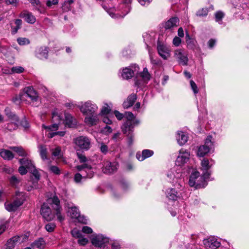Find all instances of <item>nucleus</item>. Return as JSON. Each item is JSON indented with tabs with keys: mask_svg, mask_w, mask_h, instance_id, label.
<instances>
[{
	"mask_svg": "<svg viewBox=\"0 0 249 249\" xmlns=\"http://www.w3.org/2000/svg\"><path fill=\"white\" fill-rule=\"evenodd\" d=\"M3 72L6 74L21 73L24 71V69L21 66H16L12 67L8 71H6V70H3Z\"/></svg>",
	"mask_w": 249,
	"mask_h": 249,
	"instance_id": "obj_35",
	"label": "nucleus"
},
{
	"mask_svg": "<svg viewBox=\"0 0 249 249\" xmlns=\"http://www.w3.org/2000/svg\"><path fill=\"white\" fill-rule=\"evenodd\" d=\"M17 42L20 45H28L30 43L29 39L25 37H19L17 39Z\"/></svg>",
	"mask_w": 249,
	"mask_h": 249,
	"instance_id": "obj_47",
	"label": "nucleus"
},
{
	"mask_svg": "<svg viewBox=\"0 0 249 249\" xmlns=\"http://www.w3.org/2000/svg\"><path fill=\"white\" fill-rule=\"evenodd\" d=\"M177 140L180 145L184 144L188 140V136L183 132H178L177 135Z\"/></svg>",
	"mask_w": 249,
	"mask_h": 249,
	"instance_id": "obj_32",
	"label": "nucleus"
},
{
	"mask_svg": "<svg viewBox=\"0 0 249 249\" xmlns=\"http://www.w3.org/2000/svg\"><path fill=\"white\" fill-rule=\"evenodd\" d=\"M111 110V108L108 105L105 104L104 106L102 107L100 114L101 115H105L108 114Z\"/></svg>",
	"mask_w": 249,
	"mask_h": 249,
	"instance_id": "obj_44",
	"label": "nucleus"
},
{
	"mask_svg": "<svg viewBox=\"0 0 249 249\" xmlns=\"http://www.w3.org/2000/svg\"><path fill=\"white\" fill-rule=\"evenodd\" d=\"M19 125L22 126L23 127L26 128L29 127V124L26 119H23L22 121H19Z\"/></svg>",
	"mask_w": 249,
	"mask_h": 249,
	"instance_id": "obj_61",
	"label": "nucleus"
},
{
	"mask_svg": "<svg viewBox=\"0 0 249 249\" xmlns=\"http://www.w3.org/2000/svg\"><path fill=\"white\" fill-rule=\"evenodd\" d=\"M80 111L84 115L97 113L98 106L91 101H88L79 106Z\"/></svg>",
	"mask_w": 249,
	"mask_h": 249,
	"instance_id": "obj_5",
	"label": "nucleus"
},
{
	"mask_svg": "<svg viewBox=\"0 0 249 249\" xmlns=\"http://www.w3.org/2000/svg\"><path fill=\"white\" fill-rule=\"evenodd\" d=\"M82 231L84 233L89 234L92 233L93 231L91 228H90V227L88 226H84L82 228Z\"/></svg>",
	"mask_w": 249,
	"mask_h": 249,
	"instance_id": "obj_58",
	"label": "nucleus"
},
{
	"mask_svg": "<svg viewBox=\"0 0 249 249\" xmlns=\"http://www.w3.org/2000/svg\"><path fill=\"white\" fill-rule=\"evenodd\" d=\"M5 114L8 118L11 121L7 125V129L10 131L16 129L19 125V120L18 117L11 112L8 108L5 110Z\"/></svg>",
	"mask_w": 249,
	"mask_h": 249,
	"instance_id": "obj_10",
	"label": "nucleus"
},
{
	"mask_svg": "<svg viewBox=\"0 0 249 249\" xmlns=\"http://www.w3.org/2000/svg\"><path fill=\"white\" fill-rule=\"evenodd\" d=\"M140 75L144 82H147L150 79V75L146 68L143 69L142 72L140 73Z\"/></svg>",
	"mask_w": 249,
	"mask_h": 249,
	"instance_id": "obj_40",
	"label": "nucleus"
},
{
	"mask_svg": "<svg viewBox=\"0 0 249 249\" xmlns=\"http://www.w3.org/2000/svg\"><path fill=\"white\" fill-rule=\"evenodd\" d=\"M0 156L4 160H10L14 158V155L12 152L6 149L0 150Z\"/></svg>",
	"mask_w": 249,
	"mask_h": 249,
	"instance_id": "obj_30",
	"label": "nucleus"
},
{
	"mask_svg": "<svg viewBox=\"0 0 249 249\" xmlns=\"http://www.w3.org/2000/svg\"><path fill=\"white\" fill-rule=\"evenodd\" d=\"M114 114L115 115L116 117L117 118V119L119 120H121L123 118V114L119 112L118 111H114Z\"/></svg>",
	"mask_w": 249,
	"mask_h": 249,
	"instance_id": "obj_64",
	"label": "nucleus"
},
{
	"mask_svg": "<svg viewBox=\"0 0 249 249\" xmlns=\"http://www.w3.org/2000/svg\"><path fill=\"white\" fill-rule=\"evenodd\" d=\"M38 148L39 150V153L42 159L43 160L47 159V157L46 148L42 145H40L38 146Z\"/></svg>",
	"mask_w": 249,
	"mask_h": 249,
	"instance_id": "obj_42",
	"label": "nucleus"
},
{
	"mask_svg": "<svg viewBox=\"0 0 249 249\" xmlns=\"http://www.w3.org/2000/svg\"><path fill=\"white\" fill-rule=\"evenodd\" d=\"M190 86L195 94H196L198 92V89L195 82L193 80H191L190 82Z\"/></svg>",
	"mask_w": 249,
	"mask_h": 249,
	"instance_id": "obj_54",
	"label": "nucleus"
},
{
	"mask_svg": "<svg viewBox=\"0 0 249 249\" xmlns=\"http://www.w3.org/2000/svg\"><path fill=\"white\" fill-rule=\"evenodd\" d=\"M46 245V242L42 238H39L35 241L32 244L33 248H36L40 249H44Z\"/></svg>",
	"mask_w": 249,
	"mask_h": 249,
	"instance_id": "obj_34",
	"label": "nucleus"
},
{
	"mask_svg": "<svg viewBox=\"0 0 249 249\" xmlns=\"http://www.w3.org/2000/svg\"><path fill=\"white\" fill-rule=\"evenodd\" d=\"M55 228V225L54 223H48L45 226V229L49 232L53 231Z\"/></svg>",
	"mask_w": 249,
	"mask_h": 249,
	"instance_id": "obj_53",
	"label": "nucleus"
},
{
	"mask_svg": "<svg viewBox=\"0 0 249 249\" xmlns=\"http://www.w3.org/2000/svg\"><path fill=\"white\" fill-rule=\"evenodd\" d=\"M108 242V238L102 234H94L91 238L92 244L97 247H104Z\"/></svg>",
	"mask_w": 249,
	"mask_h": 249,
	"instance_id": "obj_12",
	"label": "nucleus"
},
{
	"mask_svg": "<svg viewBox=\"0 0 249 249\" xmlns=\"http://www.w3.org/2000/svg\"><path fill=\"white\" fill-rule=\"evenodd\" d=\"M25 95L28 97L33 101L37 100L38 96L36 92L32 87H28L24 89Z\"/></svg>",
	"mask_w": 249,
	"mask_h": 249,
	"instance_id": "obj_24",
	"label": "nucleus"
},
{
	"mask_svg": "<svg viewBox=\"0 0 249 249\" xmlns=\"http://www.w3.org/2000/svg\"><path fill=\"white\" fill-rule=\"evenodd\" d=\"M88 240L86 238H84L82 236L78 238V243L80 245L84 246L88 243Z\"/></svg>",
	"mask_w": 249,
	"mask_h": 249,
	"instance_id": "obj_56",
	"label": "nucleus"
},
{
	"mask_svg": "<svg viewBox=\"0 0 249 249\" xmlns=\"http://www.w3.org/2000/svg\"><path fill=\"white\" fill-rule=\"evenodd\" d=\"M212 139V137L208 136L205 140L204 144L198 147L197 153L198 157H203L210 152L213 145Z\"/></svg>",
	"mask_w": 249,
	"mask_h": 249,
	"instance_id": "obj_7",
	"label": "nucleus"
},
{
	"mask_svg": "<svg viewBox=\"0 0 249 249\" xmlns=\"http://www.w3.org/2000/svg\"><path fill=\"white\" fill-rule=\"evenodd\" d=\"M52 120L53 122L54 121H60L61 119L60 116L58 115V114L55 112H53L52 113Z\"/></svg>",
	"mask_w": 249,
	"mask_h": 249,
	"instance_id": "obj_60",
	"label": "nucleus"
},
{
	"mask_svg": "<svg viewBox=\"0 0 249 249\" xmlns=\"http://www.w3.org/2000/svg\"><path fill=\"white\" fill-rule=\"evenodd\" d=\"M157 50L159 54L163 59L166 60L170 57L171 50L166 45L158 43Z\"/></svg>",
	"mask_w": 249,
	"mask_h": 249,
	"instance_id": "obj_15",
	"label": "nucleus"
},
{
	"mask_svg": "<svg viewBox=\"0 0 249 249\" xmlns=\"http://www.w3.org/2000/svg\"><path fill=\"white\" fill-rule=\"evenodd\" d=\"M137 99V96L135 94H130L126 99L125 101H124L123 103V107L124 108H128L131 107H132L135 101Z\"/></svg>",
	"mask_w": 249,
	"mask_h": 249,
	"instance_id": "obj_28",
	"label": "nucleus"
},
{
	"mask_svg": "<svg viewBox=\"0 0 249 249\" xmlns=\"http://www.w3.org/2000/svg\"><path fill=\"white\" fill-rule=\"evenodd\" d=\"M27 168L21 165L18 168V172L21 175H24L27 173Z\"/></svg>",
	"mask_w": 249,
	"mask_h": 249,
	"instance_id": "obj_57",
	"label": "nucleus"
},
{
	"mask_svg": "<svg viewBox=\"0 0 249 249\" xmlns=\"http://www.w3.org/2000/svg\"><path fill=\"white\" fill-rule=\"evenodd\" d=\"M77 156L80 162L83 163V164L77 165L76 167V169L81 172H87V171H89L88 177L89 178H92L93 176V172L92 170L91 165L89 163L88 159L82 154L77 153Z\"/></svg>",
	"mask_w": 249,
	"mask_h": 249,
	"instance_id": "obj_3",
	"label": "nucleus"
},
{
	"mask_svg": "<svg viewBox=\"0 0 249 249\" xmlns=\"http://www.w3.org/2000/svg\"><path fill=\"white\" fill-rule=\"evenodd\" d=\"M74 142L80 149L84 150H89L91 146L90 140L86 136H79L75 139Z\"/></svg>",
	"mask_w": 249,
	"mask_h": 249,
	"instance_id": "obj_11",
	"label": "nucleus"
},
{
	"mask_svg": "<svg viewBox=\"0 0 249 249\" xmlns=\"http://www.w3.org/2000/svg\"><path fill=\"white\" fill-rule=\"evenodd\" d=\"M224 14L221 11H218L215 14V18L216 22H220L221 21L222 18L224 17Z\"/></svg>",
	"mask_w": 249,
	"mask_h": 249,
	"instance_id": "obj_50",
	"label": "nucleus"
},
{
	"mask_svg": "<svg viewBox=\"0 0 249 249\" xmlns=\"http://www.w3.org/2000/svg\"><path fill=\"white\" fill-rule=\"evenodd\" d=\"M203 243L206 248H210L212 249H215L218 248L220 243L214 238H211L203 240Z\"/></svg>",
	"mask_w": 249,
	"mask_h": 249,
	"instance_id": "obj_21",
	"label": "nucleus"
},
{
	"mask_svg": "<svg viewBox=\"0 0 249 249\" xmlns=\"http://www.w3.org/2000/svg\"><path fill=\"white\" fill-rule=\"evenodd\" d=\"M48 203L52 205L53 209L55 211V214L58 219L60 221H63L64 217L61 214V208L60 206V201L57 196H54L53 198H49L47 200Z\"/></svg>",
	"mask_w": 249,
	"mask_h": 249,
	"instance_id": "obj_8",
	"label": "nucleus"
},
{
	"mask_svg": "<svg viewBox=\"0 0 249 249\" xmlns=\"http://www.w3.org/2000/svg\"><path fill=\"white\" fill-rule=\"evenodd\" d=\"M67 207L68 208V214L72 218L76 219L78 222L83 223H87V219L80 214L78 209L73 206L72 204L67 203Z\"/></svg>",
	"mask_w": 249,
	"mask_h": 249,
	"instance_id": "obj_6",
	"label": "nucleus"
},
{
	"mask_svg": "<svg viewBox=\"0 0 249 249\" xmlns=\"http://www.w3.org/2000/svg\"><path fill=\"white\" fill-rule=\"evenodd\" d=\"M65 124L68 127H72L75 125L76 122L71 114L65 113Z\"/></svg>",
	"mask_w": 249,
	"mask_h": 249,
	"instance_id": "obj_33",
	"label": "nucleus"
},
{
	"mask_svg": "<svg viewBox=\"0 0 249 249\" xmlns=\"http://www.w3.org/2000/svg\"><path fill=\"white\" fill-rule=\"evenodd\" d=\"M174 56L179 64L183 66H186L188 64V54L184 50L180 49L176 50L174 53Z\"/></svg>",
	"mask_w": 249,
	"mask_h": 249,
	"instance_id": "obj_9",
	"label": "nucleus"
},
{
	"mask_svg": "<svg viewBox=\"0 0 249 249\" xmlns=\"http://www.w3.org/2000/svg\"><path fill=\"white\" fill-rule=\"evenodd\" d=\"M38 183L37 181L32 180V181H28V182L25 185V189L27 191H31L34 189H37Z\"/></svg>",
	"mask_w": 249,
	"mask_h": 249,
	"instance_id": "obj_37",
	"label": "nucleus"
},
{
	"mask_svg": "<svg viewBox=\"0 0 249 249\" xmlns=\"http://www.w3.org/2000/svg\"><path fill=\"white\" fill-rule=\"evenodd\" d=\"M209 177L210 174L208 173H203V175L200 176L198 171L195 170L190 175L189 185L196 188L204 187L205 186V181Z\"/></svg>",
	"mask_w": 249,
	"mask_h": 249,
	"instance_id": "obj_2",
	"label": "nucleus"
},
{
	"mask_svg": "<svg viewBox=\"0 0 249 249\" xmlns=\"http://www.w3.org/2000/svg\"><path fill=\"white\" fill-rule=\"evenodd\" d=\"M85 116L84 122L89 126L96 125L99 121L97 113Z\"/></svg>",
	"mask_w": 249,
	"mask_h": 249,
	"instance_id": "obj_17",
	"label": "nucleus"
},
{
	"mask_svg": "<svg viewBox=\"0 0 249 249\" xmlns=\"http://www.w3.org/2000/svg\"><path fill=\"white\" fill-rule=\"evenodd\" d=\"M65 132L64 131H57L55 132H49L48 134V137L49 138H52L55 135H59L60 136H64Z\"/></svg>",
	"mask_w": 249,
	"mask_h": 249,
	"instance_id": "obj_49",
	"label": "nucleus"
},
{
	"mask_svg": "<svg viewBox=\"0 0 249 249\" xmlns=\"http://www.w3.org/2000/svg\"><path fill=\"white\" fill-rule=\"evenodd\" d=\"M9 182L11 185L13 187H17L19 183L20 182L21 180L15 176H12L9 179Z\"/></svg>",
	"mask_w": 249,
	"mask_h": 249,
	"instance_id": "obj_41",
	"label": "nucleus"
},
{
	"mask_svg": "<svg viewBox=\"0 0 249 249\" xmlns=\"http://www.w3.org/2000/svg\"><path fill=\"white\" fill-rule=\"evenodd\" d=\"M166 195L169 199L175 200L179 196L178 193L173 188H169L166 190Z\"/></svg>",
	"mask_w": 249,
	"mask_h": 249,
	"instance_id": "obj_31",
	"label": "nucleus"
},
{
	"mask_svg": "<svg viewBox=\"0 0 249 249\" xmlns=\"http://www.w3.org/2000/svg\"><path fill=\"white\" fill-rule=\"evenodd\" d=\"M100 144V149L101 152L104 154L107 153L108 151V147L107 146V145L103 142H101Z\"/></svg>",
	"mask_w": 249,
	"mask_h": 249,
	"instance_id": "obj_55",
	"label": "nucleus"
},
{
	"mask_svg": "<svg viewBox=\"0 0 249 249\" xmlns=\"http://www.w3.org/2000/svg\"><path fill=\"white\" fill-rule=\"evenodd\" d=\"M181 43V39L179 37L176 36L173 40V44L176 46H178Z\"/></svg>",
	"mask_w": 249,
	"mask_h": 249,
	"instance_id": "obj_59",
	"label": "nucleus"
},
{
	"mask_svg": "<svg viewBox=\"0 0 249 249\" xmlns=\"http://www.w3.org/2000/svg\"><path fill=\"white\" fill-rule=\"evenodd\" d=\"M71 233L73 237L79 238L82 236L81 231L77 229H74L71 231Z\"/></svg>",
	"mask_w": 249,
	"mask_h": 249,
	"instance_id": "obj_48",
	"label": "nucleus"
},
{
	"mask_svg": "<svg viewBox=\"0 0 249 249\" xmlns=\"http://www.w3.org/2000/svg\"><path fill=\"white\" fill-rule=\"evenodd\" d=\"M179 21L178 18L173 17L165 23L164 27L166 30H171L177 27L179 25Z\"/></svg>",
	"mask_w": 249,
	"mask_h": 249,
	"instance_id": "obj_23",
	"label": "nucleus"
},
{
	"mask_svg": "<svg viewBox=\"0 0 249 249\" xmlns=\"http://www.w3.org/2000/svg\"><path fill=\"white\" fill-rule=\"evenodd\" d=\"M117 167L118 164L117 163H111L107 161L104 163L103 171L106 174H111L117 170Z\"/></svg>",
	"mask_w": 249,
	"mask_h": 249,
	"instance_id": "obj_20",
	"label": "nucleus"
},
{
	"mask_svg": "<svg viewBox=\"0 0 249 249\" xmlns=\"http://www.w3.org/2000/svg\"><path fill=\"white\" fill-rule=\"evenodd\" d=\"M19 162L20 165L24 166L27 168L29 171L31 170V169H34V167L35 166L33 161L27 158V157L20 159L19 160Z\"/></svg>",
	"mask_w": 249,
	"mask_h": 249,
	"instance_id": "obj_27",
	"label": "nucleus"
},
{
	"mask_svg": "<svg viewBox=\"0 0 249 249\" xmlns=\"http://www.w3.org/2000/svg\"><path fill=\"white\" fill-rule=\"evenodd\" d=\"M20 17L24 18L27 22L30 24H34L36 21L35 17L31 12L27 11L22 12Z\"/></svg>",
	"mask_w": 249,
	"mask_h": 249,
	"instance_id": "obj_25",
	"label": "nucleus"
},
{
	"mask_svg": "<svg viewBox=\"0 0 249 249\" xmlns=\"http://www.w3.org/2000/svg\"><path fill=\"white\" fill-rule=\"evenodd\" d=\"M48 49L46 47H40L36 49V56L41 60L46 59L48 57Z\"/></svg>",
	"mask_w": 249,
	"mask_h": 249,
	"instance_id": "obj_22",
	"label": "nucleus"
},
{
	"mask_svg": "<svg viewBox=\"0 0 249 249\" xmlns=\"http://www.w3.org/2000/svg\"><path fill=\"white\" fill-rule=\"evenodd\" d=\"M214 164V161L213 160H208L206 158H204L201 161V169L203 171V173H208L210 174L209 170Z\"/></svg>",
	"mask_w": 249,
	"mask_h": 249,
	"instance_id": "obj_19",
	"label": "nucleus"
},
{
	"mask_svg": "<svg viewBox=\"0 0 249 249\" xmlns=\"http://www.w3.org/2000/svg\"><path fill=\"white\" fill-rule=\"evenodd\" d=\"M178 169L176 167L171 169L167 173V177L170 179L174 180L175 179L179 178L181 176L180 172H177Z\"/></svg>",
	"mask_w": 249,
	"mask_h": 249,
	"instance_id": "obj_29",
	"label": "nucleus"
},
{
	"mask_svg": "<svg viewBox=\"0 0 249 249\" xmlns=\"http://www.w3.org/2000/svg\"><path fill=\"white\" fill-rule=\"evenodd\" d=\"M10 149L17 152L19 156L24 158L28 155L27 152L22 147L13 146L10 147Z\"/></svg>",
	"mask_w": 249,
	"mask_h": 249,
	"instance_id": "obj_36",
	"label": "nucleus"
},
{
	"mask_svg": "<svg viewBox=\"0 0 249 249\" xmlns=\"http://www.w3.org/2000/svg\"><path fill=\"white\" fill-rule=\"evenodd\" d=\"M42 127L47 130L48 131H55L58 129V124L56 123L53 124L50 126H46L43 124Z\"/></svg>",
	"mask_w": 249,
	"mask_h": 249,
	"instance_id": "obj_46",
	"label": "nucleus"
},
{
	"mask_svg": "<svg viewBox=\"0 0 249 249\" xmlns=\"http://www.w3.org/2000/svg\"><path fill=\"white\" fill-rule=\"evenodd\" d=\"M16 198L12 203H5V207L6 209L9 211H15L18 207L22 205L25 200V194L23 192H17Z\"/></svg>",
	"mask_w": 249,
	"mask_h": 249,
	"instance_id": "obj_4",
	"label": "nucleus"
},
{
	"mask_svg": "<svg viewBox=\"0 0 249 249\" xmlns=\"http://www.w3.org/2000/svg\"><path fill=\"white\" fill-rule=\"evenodd\" d=\"M208 13V11L207 8H202L197 12L196 15L199 17L206 16Z\"/></svg>",
	"mask_w": 249,
	"mask_h": 249,
	"instance_id": "obj_51",
	"label": "nucleus"
},
{
	"mask_svg": "<svg viewBox=\"0 0 249 249\" xmlns=\"http://www.w3.org/2000/svg\"><path fill=\"white\" fill-rule=\"evenodd\" d=\"M49 170L56 175H59L60 174L59 168L56 166H50L49 167Z\"/></svg>",
	"mask_w": 249,
	"mask_h": 249,
	"instance_id": "obj_52",
	"label": "nucleus"
},
{
	"mask_svg": "<svg viewBox=\"0 0 249 249\" xmlns=\"http://www.w3.org/2000/svg\"><path fill=\"white\" fill-rule=\"evenodd\" d=\"M126 121L122 126L123 132L127 137V142L129 145H131L133 142V128L136 124H139V121H135V116L131 112L125 113Z\"/></svg>",
	"mask_w": 249,
	"mask_h": 249,
	"instance_id": "obj_1",
	"label": "nucleus"
},
{
	"mask_svg": "<svg viewBox=\"0 0 249 249\" xmlns=\"http://www.w3.org/2000/svg\"><path fill=\"white\" fill-rule=\"evenodd\" d=\"M189 158V152L185 149H181L176 160V165L178 166H182L188 161Z\"/></svg>",
	"mask_w": 249,
	"mask_h": 249,
	"instance_id": "obj_14",
	"label": "nucleus"
},
{
	"mask_svg": "<svg viewBox=\"0 0 249 249\" xmlns=\"http://www.w3.org/2000/svg\"><path fill=\"white\" fill-rule=\"evenodd\" d=\"M58 0H48L46 2V5L48 7H51L53 5H56L58 3Z\"/></svg>",
	"mask_w": 249,
	"mask_h": 249,
	"instance_id": "obj_63",
	"label": "nucleus"
},
{
	"mask_svg": "<svg viewBox=\"0 0 249 249\" xmlns=\"http://www.w3.org/2000/svg\"><path fill=\"white\" fill-rule=\"evenodd\" d=\"M52 155L60 159L63 156V153L60 146H56L55 148L52 149Z\"/></svg>",
	"mask_w": 249,
	"mask_h": 249,
	"instance_id": "obj_39",
	"label": "nucleus"
},
{
	"mask_svg": "<svg viewBox=\"0 0 249 249\" xmlns=\"http://www.w3.org/2000/svg\"><path fill=\"white\" fill-rule=\"evenodd\" d=\"M185 39L187 47L190 49H194L196 43L195 39L191 38L188 34H186Z\"/></svg>",
	"mask_w": 249,
	"mask_h": 249,
	"instance_id": "obj_38",
	"label": "nucleus"
},
{
	"mask_svg": "<svg viewBox=\"0 0 249 249\" xmlns=\"http://www.w3.org/2000/svg\"><path fill=\"white\" fill-rule=\"evenodd\" d=\"M154 154L152 150L145 149L142 150V153H137L136 154V158L139 161H142L145 159L152 156Z\"/></svg>",
	"mask_w": 249,
	"mask_h": 249,
	"instance_id": "obj_26",
	"label": "nucleus"
},
{
	"mask_svg": "<svg viewBox=\"0 0 249 249\" xmlns=\"http://www.w3.org/2000/svg\"><path fill=\"white\" fill-rule=\"evenodd\" d=\"M27 238V236L23 235L14 236L7 241L3 249H14L18 243L24 242Z\"/></svg>",
	"mask_w": 249,
	"mask_h": 249,
	"instance_id": "obj_13",
	"label": "nucleus"
},
{
	"mask_svg": "<svg viewBox=\"0 0 249 249\" xmlns=\"http://www.w3.org/2000/svg\"><path fill=\"white\" fill-rule=\"evenodd\" d=\"M89 173V171H87V172H85V174L83 173L82 174H80L79 173H76L74 178V180L75 182L76 183H79L81 181V179L83 178H85L86 177L89 178L88 177V174Z\"/></svg>",
	"mask_w": 249,
	"mask_h": 249,
	"instance_id": "obj_43",
	"label": "nucleus"
},
{
	"mask_svg": "<svg viewBox=\"0 0 249 249\" xmlns=\"http://www.w3.org/2000/svg\"><path fill=\"white\" fill-rule=\"evenodd\" d=\"M19 0H6V3L7 4H11L13 6H17L18 4Z\"/></svg>",
	"mask_w": 249,
	"mask_h": 249,
	"instance_id": "obj_62",
	"label": "nucleus"
},
{
	"mask_svg": "<svg viewBox=\"0 0 249 249\" xmlns=\"http://www.w3.org/2000/svg\"><path fill=\"white\" fill-rule=\"evenodd\" d=\"M139 69V67L136 65L134 66V70H132L130 67L124 68L121 73L122 76L124 79H130L134 75V72L137 71Z\"/></svg>",
	"mask_w": 249,
	"mask_h": 249,
	"instance_id": "obj_18",
	"label": "nucleus"
},
{
	"mask_svg": "<svg viewBox=\"0 0 249 249\" xmlns=\"http://www.w3.org/2000/svg\"><path fill=\"white\" fill-rule=\"evenodd\" d=\"M29 171L31 172L33 175L35 177V178L33 180L37 181V182H38V181L40 179V174L37 169L36 168L35 166L34 167V169H31Z\"/></svg>",
	"mask_w": 249,
	"mask_h": 249,
	"instance_id": "obj_45",
	"label": "nucleus"
},
{
	"mask_svg": "<svg viewBox=\"0 0 249 249\" xmlns=\"http://www.w3.org/2000/svg\"><path fill=\"white\" fill-rule=\"evenodd\" d=\"M41 214L47 221H51L54 217V214L52 213L51 209L46 203H44L41 206Z\"/></svg>",
	"mask_w": 249,
	"mask_h": 249,
	"instance_id": "obj_16",
	"label": "nucleus"
}]
</instances>
